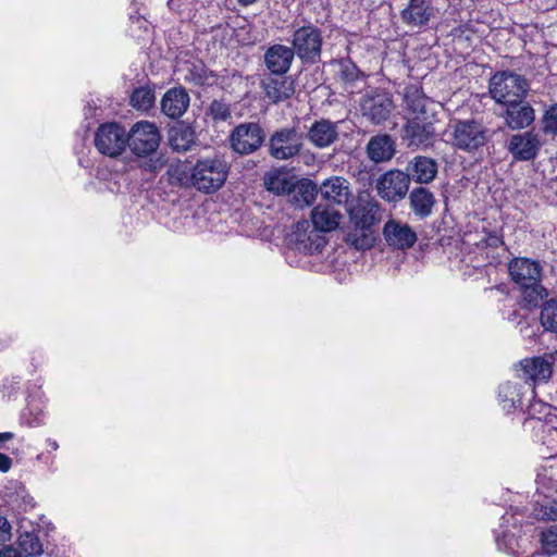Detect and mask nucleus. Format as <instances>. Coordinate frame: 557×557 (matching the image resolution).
<instances>
[{
  "label": "nucleus",
  "instance_id": "1",
  "mask_svg": "<svg viewBox=\"0 0 557 557\" xmlns=\"http://www.w3.org/2000/svg\"><path fill=\"white\" fill-rule=\"evenodd\" d=\"M511 280L520 286L524 301L537 306L546 294L541 284L542 268L529 258H515L508 264Z\"/></svg>",
  "mask_w": 557,
  "mask_h": 557
},
{
  "label": "nucleus",
  "instance_id": "2",
  "mask_svg": "<svg viewBox=\"0 0 557 557\" xmlns=\"http://www.w3.org/2000/svg\"><path fill=\"white\" fill-rule=\"evenodd\" d=\"M228 170L222 158L199 159L191 169L190 183L199 191L214 193L224 185Z\"/></svg>",
  "mask_w": 557,
  "mask_h": 557
},
{
  "label": "nucleus",
  "instance_id": "3",
  "mask_svg": "<svg viewBox=\"0 0 557 557\" xmlns=\"http://www.w3.org/2000/svg\"><path fill=\"white\" fill-rule=\"evenodd\" d=\"M529 88V83L522 75L508 70L496 72L488 81L491 98L504 106L524 98Z\"/></svg>",
  "mask_w": 557,
  "mask_h": 557
},
{
  "label": "nucleus",
  "instance_id": "4",
  "mask_svg": "<svg viewBox=\"0 0 557 557\" xmlns=\"http://www.w3.org/2000/svg\"><path fill=\"white\" fill-rule=\"evenodd\" d=\"M292 50L304 64H315L321 61L323 36L322 30L308 23L296 28L292 36Z\"/></svg>",
  "mask_w": 557,
  "mask_h": 557
},
{
  "label": "nucleus",
  "instance_id": "5",
  "mask_svg": "<svg viewBox=\"0 0 557 557\" xmlns=\"http://www.w3.org/2000/svg\"><path fill=\"white\" fill-rule=\"evenodd\" d=\"M160 141L159 128L149 121H139L127 132L126 146L138 157H147L156 152Z\"/></svg>",
  "mask_w": 557,
  "mask_h": 557
},
{
  "label": "nucleus",
  "instance_id": "6",
  "mask_svg": "<svg viewBox=\"0 0 557 557\" xmlns=\"http://www.w3.org/2000/svg\"><path fill=\"white\" fill-rule=\"evenodd\" d=\"M127 132L116 122L101 124L95 134L94 144L97 150L107 157L115 158L126 148Z\"/></svg>",
  "mask_w": 557,
  "mask_h": 557
},
{
  "label": "nucleus",
  "instance_id": "7",
  "mask_svg": "<svg viewBox=\"0 0 557 557\" xmlns=\"http://www.w3.org/2000/svg\"><path fill=\"white\" fill-rule=\"evenodd\" d=\"M487 129L478 121H457L453 125L451 143L465 151H473L487 141Z\"/></svg>",
  "mask_w": 557,
  "mask_h": 557
},
{
  "label": "nucleus",
  "instance_id": "8",
  "mask_svg": "<svg viewBox=\"0 0 557 557\" xmlns=\"http://www.w3.org/2000/svg\"><path fill=\"white\" fill-rule=\"evenodd\" d=\"M346 211L350 225H371L380 222V206L368 193L361 191L347 205Z\"/></svg>",
  "mask_w": 557,
  "mask_h": 557
},
{
  "label": "nucleus",
  "instance_id": "9",
  "mask_svg": "<svg viewBox=\"0 0 557 557\" xmlns=\"http://www.w3.org/2000/svg\"><path fill=\"white\" fill-rule=\"evenodd\" d=\"M264 141V131L258 123H242L231 133L232 149L243 156L253 153Z\"/></svg>",
  "mask_w": 557,
  "mask_h": 557
},
{
  "label": "nucleus",
  "instance_id": "10",
  "mask_svg": "<svg viewBox=\"0 0 557 557\" xmlns=\"http://www.w3.org/2000/svg\"><path fill=\"white\" fill-rule=\"evenodd\" d=\"M302 148V136L295 127L278 129L269 140V153L276 160H287L297 156Z\"/></svg>",
  "mask_w": 557,
  "mask_h": 557
},
{
  "label": "nucleus",
  "instance_id": "11",
  "mask_svg": "<svg viewBox=\"0 0 557 557\" xmlns=\"http://www.w3.org/2000/svg\"><path fill=\"white\" fill-rule=\"evenodd\" d=\"M379 196L388 201H396L406 196L409 188V175L392 170L382 174L375 185Z\"/></svg>",
  "mask_w": 557,
  "mask_h": 557
},
{
  "label": "nucleus",
  "instance_id": "12",
  "mask_svg": "<svg viewBox=\"0 0 557 557\" xmlns=\"http://www.w3.org/2000/svg\"><path fill=\"white\" fill-rule=\"evenodd\" d=\"M295 51L282 44H273L263 53V63L271 75H285L292 67Z\"/></svg>",
  "mask_w": 557,
  "mask_h": 557
},
{
  "label": "nucleus",
  "instance_id": "13",
  "mask_svg": "<svg viewBox=\"0 0 557 557\" xmlns=\"http://www.w3.org/2000/svg\"><path fill=\"white\" fill-rule=\"evenodd\" d=\"M339 123L329 119L315 120L308 128L306 137L318 149L329 148L339 138Z\"/></svg>",
  "mask_w": 557,
  "mask_h": 557
},
{
  "label": "nucleus",
  "instance_id": "14",
  "mask_svg": "<svg viewBox=\"0 0 557 557\" xmlns=\"http://www.w3.org/2000/svg\"><path fill=\"white\" fill-rule=\"evenodd\" d=\"M363 116L374 124L386 121L393 109V101L386 94H367L360 103Z\"/></svg>",
  "mask_w": 557,
  "mask_h": 557
},
{
  "label": "nucleus",
  "instance_id": "15",
  "mask_svg": "<svg viewBox=\"0 0 557 557\" xmlns=\"http://www.w3.org/2000/svg\"><path fill=\"white\" fill-rule=\"evenodd\" d=\"M404 101L406 109L412 114V119L429 120L434 117L432 107L434 101L426 97L422 88L417 84H411L405 88Z\"/></svg>",
  "mask_w": 557,
  "mask_h": 557
},
{
  "label": "nucleus",
  "instance_id": "16",
  "mask_svg": "<svg viewBox=\"0 0 557 557\" xmlns=\"http://www.w3.org/2000/svg\"><path fill=\"white\" fill-rule=\"evenodd\" d=\"M541 141L536 134L524 132L510 137L507 149L518 161H531L536 158Z\"/></svg>",
  "mask_w": 557,
  "mask_h": 557
},
{
  "label": "nucleus",
  "instance_id": "17",
  "mask_svg": "<svg viewBox=\"0 0 557 557\" xmlns=\"http://www.w3.org/2000/svg\"><path fill=\"white\" fill-rule=\"evenodd\" d=\"M505 107L503 117L510 129L525 128L535 120V111L524 98L507 103Z\"/></svg>",
  "mask_w": 557,
  "mask_h": 557
},
{
  "label": "nucleus",
  "instance_id": "18",
  "mask_svg": "<svg viewBox=\"0 0 557 557\" xmlns=\"http://www.w3.org/2000/svg\"><path fill=\"white\" fill-rule=\"evenodd\" d=\"M386 243L396 249L406 250L417 242L416 232L408 225L395 220H389L383 227Z\"/></svg>",
  "mask_w": 557,
  "mask_h": 557
},
{
  "label": "nucleus",
  "instance_id": "19",
  "mask_svg": "<svg viewBox=\"0 0 557 557\" xmlns=\"http://www.w3.org/2000/svg\"><path fill=\"white\" fill-rule=\"evenodd\" d=\"M408 146L428 147L435 136V128L431 119H411L404 128Z\"/></svg>",
  "mask_w": 557,
  "mask_h": 557
},
{
  "label": "nucleus",
  "instance_id": "20",
  "mask_svg": "<svg viewBox=\"0 0 557 557\" xmlns=\"http://www.w3.org/2000/svg\"><path fill=\"white\" fill-rule=\"evenodd\" d=\"M519 377L525 382H547L553 373L552 363L545 357L525 358L517 370Z\"/></svg>",
  "mask_w": 557,
  "mask_h": 557
},
{
  "label": "nucleus",
  "instance_id": "21",
  "mask_svg": "<svg viewBox=\"0 0 557 557\" xmlns=\"http://www.w3.org/2000/svg\"><path fill=\"white\" fill-rule=\"evenodd\" d=\"M265 97L273 103L290 98L295 92L294 82L285 75H269L261 81Z\"/></svg>",
  "mask_w": 557,
  "mask_h": 557
},
{
  "label": "nucleus",
  "instance_id": "22",
  "mask_svg": "<svg viewBox=\"0 0 557 557\" xmlns=\"http://www.w3.org/2000/svg\"><path fill=\"white\" fill-rule=\"evenodd\" d=\"M176 73L178 79L196 86L208 84L209 79L213 77L212 73L207 69L206 64L197 59L185 60L177 63Z\"/></svg>",
  "mask_w": 557,
  "mask_h": 557
},
{
  "label": "nucleus",
  "instance_id": "23",
  "mask_svg": "<svg viewBox=\"0 0 557 557\" xmlns=\"http://www.w3.org/2000/svg\"><path fill=\"white\" fill-rule=\"evenodd\" d=\"M189 101V95L184 87H173L164 94L161 110L166 116L178 119L186 112Z\"/></svg>",
  "mask_w": 557,
  "mask_h": 557
},
{
  "label": "nucleus",
  "instance_id": "24",
  "mask_svg": "<svg viewBox=\"0 0 557 557\" xmlns=\"http://www.w3.org/2000/svg\"><path fill=\"white\" fill-rule=\"evenodd\" d=\"M342 219V213L330 203H319L311 211L312 225L320 232L327 233L336 230Z\"/></svg>",
  "mask_w": 557,
  "mask_h": 557
},
{
  "label": "nucleus",
  "instance_id": "25",
  "mask_svg": "<svg viewBox=\"0 0 557 557\" xmlns=\"http://www.w3.org/2000/svg\"><path fill=\"white\" fill-rule=\"evenodd\" d=\"M320 193L323 199L335 205H348L351 196L349 182L339 176L325 180L320 187Z\"/></svg>",
  "mask_w": 557,
  "mask_h": 557
},
{
  "label": "nucleus",
  "instance_id": "26",
  "mask_svg": "<svg viewBox=\"0 0 557 557\" xmlns=\"http://www.w3.org/2000/svg\"><path fill=\"white\" fill-rule=\"evenodd\" d=\"M433 15V8L426 0H410L400 12L403 23L410 27H421L429 23Z\"/></svg>",
  "mask_w": 557,
  "mask_h": 557
},
{
  "label": "nucleus",
  "instance_id": "27",
  "mask_svg": "<svg viewBox=\"0 0 557 557\" xmlns=\"http://www.w3.org/2000/svg\"><path fill=\"white\" fill-rule=\"evenodd\" d=\"M406 174L419 184H429L437 174V163L429 157L417 156L408 163Z\"/></svg>",
  "mask_w": 557,
  "mask_h": 557
},
{
  "label": "nucleus",
  "instance_id": "28",
  "mask_svg": "<svg viewBox=\"0 0 557 557\" xmlns=\"http://www.w3.org/2000/svg\"><path fill=\"white\" fill-rule=\"evenodd\" d=\"M367 153L375 163L389 161L395 154V143L387 134L373 136L367 145Z\"/></svg>",
  "mask_w": 557,
  "mask_h": 557
},
{
  "label": "nucleus",
  "instance_id": "29",
  "mask_svg": "<svg viewBox=\"0 0 557 557\" xmlns=\"http://www.w3.org/2000/svg\"><path fill=\"white\" fill-rule=\"evenodd\" d=\"M317 194V185L312 181L304 178L293 183L288 197L292 203L302 208L311 205Z\"/></svg>",
  "mask_w": 557,
  "mask_h": 557
},
{
  "label": "nucleus",
  "instance_id": "30",
  "mask_svg": "<svg viewBox=\"0 0 557 557\" xmlns=\"http://www.w3.org/2000/svg\"><path fill=\"white\" fill-rule=\"evenodd\" d=\"M374 240V231L371 225H350L345 235L346 244L357 250L370 249Z\"/></svg>",
  "mask_w": 557,
  "mask_h": 557
},
{
  "label": "nucleus",
  "instance_id": "31",
  "mask_svg": "<svg viewBox=\"0 0 557 557\" xmlns=\"http://www.w3.org/2000/svg\"><path fill=\"white\" fill-rule=\"evenodd\" d=\"M409 199L413 213L420 218L429 216L436 202L433 193L424 187L414 188L410 193Z\"/></svg>",
  "mask_w": 557,
  "mask_h": 557
},
{
  "label": "nucleus",
  "instance_id": "32",
  "mask_svg": "<svg viewBox=\"0 0 557 557\" xmlns=\"http://www.w3.org/2000/svg\"><path fill=\"white\" fill-rule=\"evenodd\" d=\"M293 183V177L281 171H271L264 176L267 190L276 195H288Z\"/></svg>",
  "mask_w": 557,
  "mask_h": 557
},
{
  "label": "nucleus",
  "instance_id": "33",
  "mask_svg": "<svg viewBox=\"0 0 557 557\" xmlns=\"http://www.w3.org/2000/svg\"><path fill=\"white\" fill-rule=\"evenodd\" d=\"M169 141L176 151H187L195 141V134L190 127L177 126L170 131Z\"/></svg>",
  "mask_w": 557,
  "mask_h": 557
},
{
  "label": "nucleus",
  "instance_id": "34",
  "mask_svg": "<svg viewBox=\"0 0 557 557\" xmlns=\"http://www.w3.org/2000/svg\"><path fill=\"white\" fill-rule=\"evenodd\" d=\"M499 400L506 410H511L522 406L520 386L516 383L506 382L499 386Z\"/></svg>",
  "mask_w": 557,
  "mask_h": 557
},
{
  "label": "nucleus",
  "instance_id": "35",
  "mask_svg": "<svg viewBox=\"0 0 557 557\" xmlns=\"http://www.w3.org/2000/svg\"><path fill=\"white\" fill-rule=\"evenodd\" d=\"M129 102L133 108L147 111L154 102V92L150 87L136 88L131 95Z\"/></svg>",
  "mask_w": 557,
  "mask_h": 557
},
{
  "label": "nucleus",
  "instance_id": "36",
  "mask_svg": "<svg viewBox=\"0 0 557 557\" xmlns=\"http://www.w3.org/2000/svg\"><path fill=\"white\" fill-rule=\"evenodd\" d=\"M541 323L545 330L557 333V298L548 299L543 304Z\"/></svg>",
  "mask_w": 557,
  "mask_h": 557
},
{
  "label": "nucleus",
  "instance_id": "37",
  "mask_svg": "<svg viewBox=\"0 0 557 557\" xmlns=\"http://www.w3.org/2000/svg\"><path fill=\"white\" fill-rule=\"evenodd\" d=\"M18 546L22 554L27 557H37L42 554V545L34 533L26 532L22 534L18 539Z\"/></svg>",
  "mask_w": 557,
  "mask_h": 557
},
{
  "label": "nucleus",
  "instance_id": "38",
  "mask_svg": "<svg viewBox=\"0 0 557 557\" xmlns=\"http://www.w3.org/2000/svg\"><path fill=\"white\" fill-rule=\"evenodd\" d=\"M360 76V71L355 63L349 60L339 62L338 77L345 84H351L356 82Z\"/></svg>",
  "mask_w": 557,
  "mask_h": 557
},
{
  "label": "nucleus",
  "instance_id": "39",
  "mask_svg": "<svg viewBox=\"0 0 557 557\" xmlns=\"http://www.w3.org/2000/svg\"><path fill=\"white\" fill-rule=\"evenodd\" d=\"M542 547L548 555L557 554V527H550L542 533Z\"/></svg>",
  "mask_w": 557,
  "mask_h": 557
},
{
  "label": "nucleus",
  "instance_id": "40",
  "mask_svg": "<svg viewBox=\"0 0 557 557\" xmlns=\"http://www.w3.org/2000/svg\"><path fill=\"white\" fill-rule=\"evenodd\" d=\"M496 544L499 550L513 555L518 546V541L513 534L508 531H503L502 535H496Z\"/></svg>",
  "mask_w": 557,
  "mask_h": 557
},
{
  "label": "nucleus",
  "instance_id": "41",
  "mask_svg": "<svg viewBox=\"0 0 557 557\" xmlns=\"http://www.w3.org/2000/svg\"><path fill=\"white\" fill-rule=\"evenodd\" d=\"M543 129L546 134L557 135V103L546 109L543 116Z\"/></svg>",
  "mask_w": 557,
  "mask_h": 557
},
{
  "label": "nucleus",
  "instance_id": "42",
  "mask_svg": "<svg viewBox=\"0 0 557 557\" xmlns=\"http://www.w3.org/2000/svg\"><path fill=\"white\" fill-rule=\"evenodd\" d=\"M209 114L214 121H226L231 116L228 106L220 100H213L209 107Z\"/></svg>",
  "mask_w": 557,
  "mask_h": 557
},
{
  "label": "nucleus",
  "instance_id": "43",
  "mask_svg": "<svg viewBox=\"0 0 557 557\" xmlns=\"http://www.w3.org/2000/svg\"><path fill=\"white\" fill-rule=\"evenodd\" d=\"M543 519L556 521L557 520V502L547 500L541 506L540 512L537 513Z\"/></svg>",
  "mask_w": 557,
  "mask_h": 557
},
{
  "label": "nucleus",
  "instance_id": "44",
  "mask_svg": "<svg viewBox=\"0 0 557 557\" xmlns=\"http://www.w3.org/2000/svg\"><path fill=\"white\" fill-rule=\"evenodd\" d=\"M549 410V406L541 400L533 401L528 407V414L532 419H541L542 416H545Z\"/></svg>",
  "mask_w": 557,
  "mask_h": 557
},
{
  "label": "nucleus",
  "instance_id": "45",
  "mask_svg": "<svg viewBox=\"0 0 557 557\" xmlns=\"http://www.w3.org/2000/svg\"><path fill=\"white\" fill-rule=\"evenodd\" d=\"M12 537V527L9 520L0 515V545L5 544Z\"/></svg>",
  "mask_w": 557,
  "mask_h": 557
},
{
  "label": "nucleus",
  "instance_id": "46",
  "mask_svg": "<svg viewBox=\"0 0 557 557\" xmlns=\"http://www.w3.org/2000/svg\"><path fill=\"white\" fill-rule=\"evenodd\" d=\"M193 2L194 0H169L168 7L171 11L182 14Z\"/></svg>",
  "mask_w": 557,
  "mask_h": 557
},
{
  "label": "nucleus",
  "instance_id": "47",
  "mask_svg": "<svg viewBox=\"0 0 557 557\" xmlns=\"http://www.w3.org/2000/svg\"><path fill=\"white\" fill-rule=\"evenodd\" d=\"M485 243L490 247L497 248L504 244V240L499 235L491 233L485 238Z\"/></svg>",
  "mask_w": 557,
  "mask_h": 557
},
{
  "label": "nucleus",
  "instance_id": "48",
  "mask_svg": "<svg viewBox=\"0 0 557 557\" xmlns=\"http://www.w3.org/2000/svg\"><path fill=\"white\" fill-rule=\"evenodd\" d=\"M12 467V459L3 454V453H0V471L1 472H8Z\"/></svg>",
  "mask_w": 557,
  "mask_h": 557
},
{
  "label": "nucleus",
  "instance_id": "49",
  "mask_svg": "<svg viewBox=\"0 0 557 557\" xmlns=\"http://www.w3.org/2000/svg\"><path fill=\"white\" fill-rule=\"evenodd\" d=\"M0 557H22V554L13 546H5L0 550Z\"/></svg>",
  "mask_w": 557,
  "mask_h": 557
},
{
  "label": "nucleus",
  "instance_id": "50",
  "mask_svg": "<svg viewBox=\"0 0 557 557\" xmlns=\"http://www.w3.org/2000/svg\"><path fill=\"white\" fill-rule=\"evenodd\" d=\"M259 0H237V3L240 5V7H244V8H247V7H250L255 3H257Z\"/></svg>",
  "mask_w": 557,
  "mask_h": 557
},
{
  "label": "nucleus",
  "instance_id": "51",
  "mask_svg": "<svg viewBox=\"0 0 557 557\" xmlns=\"http://www.w3.org/2000/svg\"><path fill=\"white\" fill-rule=\"evenodd\" d=\"M11 438H13V433H11V432L0 433V443H3L4 441H9Z\"/></svg>",
  "mask_w": 557,
  "mask_h": 557
},
{
  "label": "nucleus",
  "instance_id": "52",
  "mask_svg": "<svg viewBox=\"0 0 557 557\" xmlns=\"http://www.w3.org/2000/svg\"><path fill=\"white\" fill-rule=\"evenodd\" d=\"M307 225H308V222H307V221L298 222V223L296 224V231L298 232V231H300V230H304V228H305V226H307Z\"/></svg>",
  "mask_w": 557,
  "mask_h": 557
},
{
  "label": "nucleus",
  "instance_id": "53",
  "mask_svg": "<svg viewBox=\"0 0 557 557\" xmlns=\"http://www.w3.org/2000/svg\"><path fill=\"white\" fill-rule=\"evenodd\" d=\"M47 442H48L49 446H50L53 450H57V449L59 448V445H58V443H57L54 440H50V438H49Z\"/></svg>",
  "mask_w": 557,
  "mask_h": 557
}]
</instances>
